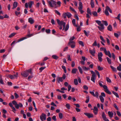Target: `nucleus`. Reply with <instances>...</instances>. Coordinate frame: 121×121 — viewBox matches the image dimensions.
Masks as SVG:
<instances>
[{"label":"nucleus","mask_w":121,"mask_h":121,"mask_svg":"<svg viewBox=\"0 0 121 121\" xmlns=\"http://www.w3.org/2000/svg\"><path fill=\"white\" fill-rule=\"evenodd\" d=\"M70 9L72 10L73 12H76V11H75V10L71 6H70L69 7Z\"/></svg>","instance_id":"69168bd1"},{"label":"nucleus","mask_w":121,"mask_h":121,"mask_svg":"<svg viewBox=\"0 0 121 121\" xmlns=\"http://www.w3.org/2000/svg\"><path fill=\"white\" fill-rule=\"evenodd\" d=\"M62 68L63 69L64 72L65 73H66V69L65 67L63 65H62Z\"/></svg>","instance_id":"ea45409f"},{"label":"nucleus","mask_w":121,"mask_h":121,"mask_svg":"<svg viewBox=\"0 0 121 121\" xmlns=\"http://www.w3.org/2000/svg\"><path fill=\"white\" fill-rule=\"evenodd\" d=\"M102 22L103 23V24L105 26H106L108 25V23L106 21L102 20Z\"/></svg>","instance_id":"4be33fe9"},{"label":"nucleus","mask_w":121,"mask_h":121,"mask_svg":"<svg viewBox=\"0 0 121 121\" xmlns=\"http://www.w3.org/2000/svg\"><path fill=\"white\" fill-rule=\"evenodd\" d=\"M79 7L78 8V9L79 11L80 12L82 10V3L81 2H80L79 3Z\"/></svg>","instance_id":"ddd939ff"},{"label":"nucleus","mask_w":121,"mask_h":121,"mask_svg":"<svg viewBox=\"0 0 121 121\" xmlns=\"http://www.w3.org/2000/svg\"><path fill=\"white\" fill-rule=\"evenodd\" d=\"M97 68L98 70L99 71L102 70L103 69V67H101L100 66H98Z\"/></svg>","instance_id":"37998d69"},{"label":"nucleus","mask_w":121,"mask_h":121,"mask_svg":"<svg viewBox=\"0 0 121 121\" xmlns=\"http://www.w3.org/2000/svg\"><path fill=\"white\" fill-rule=\"evenodd\" d=\"M104 51L106 55L108 56L110 58L111 57V54L109 51H108L107 52L106 49L105 48L104 49Z\"/></svg>","instance_id":"0eeeda50"},{"label":"nucleus","mask_w":121,"mask_h":121,"mask_svg":"<svg viewBox=\"0 0 121 121\" xmlns=\"http://www.w3.org/2000/svg\"><path fill=\"white\" fill-rule=\"evenodd\" d=\"M83 88L85 90H87L88 89V87L86 85H84L83 86Z\"/></svg>","instance_id":"0e129e2a"},{"label":"nucleus","mask_w":121,"mask_h":121,"mask_svg":"<svg viewBox=\"0 0 121 121\" xmlns=\"http://www.w3.org/2000/svg\"><path fill=\"white\" fill-rule=\"evenodd\" d=\"M93 110V112L95 115H97L98 111V109L97 107L96 106H94Z\"/></svg>","instance_id":"9b49d317"},{"label":"nucleus","mask_w":121,"mask_h":121,"mask_svg":"<svg viewBox=\"0 0 121 121\" xmlns=\"http://www.w3.org/2000/svg\"><path fill=\"white\" fill-rule=\"evenodd\" d=\"M21 74L22 77H26L29 75V73H28V71L26 70L25 71L22 72Z\"/></svg>","instance_id":"20e7f679"},{"label":"nucleus","mask_w":121,"mask_h":121,"mask_svg":"<svg viewBox=\"0 0 121 121\" xmlns=\"http://www.w3.org/2000/svg\"><path fill=\"white\" fill-rule=\"evenodd\" d=\"M46 67H42L40 68L39 69V70H40V72H41Z\"/></svg>","instance_id":"e2e57ef3"},{"label":"nucleus","mask_w":121,"mask_h":121,"mask_svg":"<svg viewBox=\"0 0 121 121\" xmlns=\"http://www.w3.org/2000/svg\"><path fill=\"white\" fill-rule=\"evenodd\" d=\"M117 70L120 71H121V64H120L119 66L117 67Z\"/></svg>","instance_id":"e433bc0d"},{"label":"nucleus","mask_w":121,"mask_h":121,"mask_svg":"<svg viewBox=\"0 0 121 121\" xmlns=\"http://www.w3.org/2000/svg\"><path fill=\"white\" fill-rule=\"evenodd\" d=\"M14 95L15 96V97L17 99L19 97V96L16 93H14Z\"/></svg>","instance_id":"bf43d9fd"},{"label":"nucleus","mask_w":121,"mask_h":121,"mask_svg":"<svg viewBox=\"0 0 121 121\" xmlns=\"http://www.w3.org/2000/svg\"><path fill=\"white\" fill-rule=\"evenodd\" d=\"M16 34V33H12L9 36V37L11 38L14 36Z\"/></svg>","instance_id":"4c0bfd02"},{"label":"nucleus","mask_w":121,"mask_h":121,"mask_svg":"<svg viewBox=\"0 0 121 121\" xmlns=\"http://www.w3.org/2000/svg\"><path fill=\"white\" fill-rule=\"evenodd\" d=\"M84 114L86 116L89 118L91 117H93V114L91 113L85 112L84 113Z\"/></svg>","instance_id":"1a4fd4ad"},{"label":"nucleus","mask_w":121,"mask_h":121,"mask_svg":"<svg viewBox=\"0 0 121 121\" xmlns=\"http://www.w3.org/2000/svg\"><path fill=\"white\" fill-rule=\"evenodd\" d=\"M52 57L53 59L55 60H57L59 58V57L56 55H53Z\"/></svg>","instance_id":"393cba45"},{"label":"nucleus","mask_w":121,"mask_h":121,"mask_svg":"<svg viewBox=\"0 0 121 121\" xmlns=\"http://www.w3.org/2000/svg\"><path fill=\"white\" fill-rule=\"evenodd\" d=\"M95 75H92V76L91 77V80L94 83H95Z\"/></svg>","instance_id":"aec40b11"},{"label":"nucleus","mask_w":121,"mask_h":121,"mask_svg":"<svg viewBox=\"0 0 121 121\" xmlns=\"http://www.w3.org/2000/svg\"><path fill=\"white\" fill-rule=\"evenodd\" d=\"M113 106L114 108L117 110H118L119 109L118 108L117 105L115 103L114 105Z\"/></svg>","instance_id":"052dcab7"},{"label":"nucleus","mask_w":121,"mask_h":121,"mask_svg":"<svg viewBox=\"0 0 121 121\" xmlns=\"http://www.w3.org/2000/svg\"><path fill=\"white\" fill-rule=\"evenodd\" d=\"M100 39L104 43H105V40L104 39L103 37L101 36H100Z\"/></svg>","instance_id":"4d7b16f0"},{"label":"nucleus","mask_w":121,"mask_h":121,"mask_svg":"<svg viewBox=\"0 0 121 121\" xmlns=\"http://www.w3.org/2000/svg\"><path fill=\"white\" fill-rule=\"evenodd\" d=\"M95 22L99 25L102 23L100 21L97 20H96Z\"/></svg>","instance_id":"6e6d98bb"},{"label":"nucleus","mask_w":121,"mask_h":121,"mask_svg":"<svg viewBox=\"0 0 121 121\" xmlns=\"http://www.w3.org/2000/svg\"><path fill=\"white\" fill-rule=\"evenodd\" d=\"M46 115L44 114L43 113L40 116V118L41 120L42 121H44L43 120H46Z\"/></svg>","instance_id":"39448f33"},{"label":"nucleus","mask_w":121,"mask_h":121,"mask_svg":"<svg viewBox=\"0 0 121 121\" xmlns=\"http://www.w3.org/2000/svg\"><path fill=\"white\" fill-rule=\"evenodd\" d=\"M74 83L75 85H77L78 84V80L77 79H74Z\"/></svg>","instance_id":"c85d7f7f"},{"label":"nucleus","mask_w":121,"mask_h":121,"mask_svg":"<svg viewBox=\"0 0 121 121\" xmlns=\"http://www.w3.org/2000/svg\"><path fill=\"white\" fill-rule=\"evenodd\" d=\"M90 4L92 8H93L94 7V3L93 1L91 2Z\"/></svg>","instance_id":"a19ab883"},{"label":"nucleus","mask_w":121,"mask_h":121,"mask_svg":"<svg viewBox=\"0 0 121 121\" xmlns=\"http://www.w3.org/2000/svg\"><path fill=\"white\" fill-rule=\"evenodd\" d=\"M106 79L107 81L110 83H111L112 82L111 80L108 77L106 78Z\"/></svg>","instance_id":"a18cd8bd"},{"label":"nucleus","mask_w":121,"mask_h":121,"mask_svg":"<svg viewBox=\"0 0 121 121\" xmlns=\"http://www.w3.org/2000/svg\"><path fill=\"white\" fill-rule=\"evenodd\" d=\"M67 16L68 18H70L71 17L72 15L69 12H67L66 13Z\"/></svg>","instance_id":"b1692460"},{"label":"nucleus","mask_w":121,"mask_h":121,"mask_svg":"<svg viewBox=\"0 0 121 121\" xmlns=\"http://www.w3.org/2000/svg\"><path fill=\"white\" fill-rule=\"evenodd\" d=\"M34 35V34L33 33L31 34H30V31H29L27 35L26 36L23 37L22 38L20 39H19L18 40V41L17 42H19L21 41H22L24 39H26L27 38V37H29L33 36Z\"/></svg>","instance_id":"f03ea898"},{"label":"nucleus","mask_w":121,"mask_h":121,"mask_svg":"<svg viewBox=\"0 0 121 121\" xmlns=\"http://www.w3.org/2000/svg\"><path fill=\"white\" fill-rule=\"evenodd\" d=\"M103 55V54L102 52H100L98 53V59L99 61L100 62H101L102 61V57Z\"/></svg>","instance_id":"423d86ee"},{"label":"nucleus","mask_w":121,"mask_h":121,"mask_svg":"<svg viewBox=\"0 0 121 121\" xmlns=\"http://www.w3.org/2000/svg\"><path fill=\"white\" fill-rule=\"evenodd\" d=\"M121 15L120 14H118L117 16L116 17V18L118 20H119L120 21H121V20L120 19V17L121 16Z\"/></svg>","instance_id":"3c124183"},{"label":"nucleus","mask_w":121,"mask_h":121,"mask_svg":"<svg viewBox=\"0 0 121 121\" xmlns=\"http://www.w3.org/2000/svg\"><path fill=\"white\" fill-rule=\"evenodd\" d=\"M67 15L66 13H64L63 14V16L64 18H65L66 17Z\"/></svg>","instance_id":"680f3d73"},{"label":"nucleus","mask_w":121,"mask_h":121,"mask_svg":"<svg viewBox=\"0 0 121 121\" xmlns=\"http://www.w3.org/2000/svg\"><path fill=\"white\" fill-rule=\"evenodd\" d=\"M66 107L67 108L69 109H70V105L68 104H67L66 105Z\"/></svg>","instance_id":"79ce46f5"},{"label":"nucleus","mask_w":121,"mask_h":121,"mask_svg":"<svg viewBox=\"0 0 121 121\" xmlns=\"http://www.w3.org/2000/svg\"><path fill=\"white\" fill-rule=\"evenodd\" d=\"M57 80L58 83H60V81L62 82L63 79H62V77H57Z\"/></svg>","instance_id":"4468645a"},{"label":"nucleus","mask_w":121,"mask_h":121,"mask_svg":"<svg viewBox=\"0 0 121 121\" xmlns=\"http://www.w3.org/2000/svg\"><path fill=\"white\" fill-rule=\"evenodd\" d=\"M92 14L95 16L97 17L98 16L97 13L96 11H93L92 12Z\"/></svg>","instance_id":"bb28decb"},{"label":"nucleus","mask_w":121,"mask_h":121,"mask_svg":"<svg viewBox=\"0 0 121 121\" xmlns=\"http://www.w3.org/2000/svg\"><path fill=\"white\" fill-rule=\"evenodd\" d=\"M48 2L49 6L51 7H53V6H56V2L52 0H51V1H48Z\"/></svg>","instance_id":"7ed1b4c3"},{"label":"nucleus","mask_w":121,"mask_h":121,"mask_svg":"<svg viewBox=\"0 0 121 121\" xmlns=\"http://www.w3.org/2000/svg\"><path fill=\"white\" fill-rule=\"evenodd\" d=\"M57 23L59 26H63V29L62 30H68L69 27V25L68 24H67L65 26L66 23L63 21H60L58 19L57 20Z\"/></svg>","instance_id":"f257e3e1"},{"label":"nucleus","mask_w":121,"mask_h":121,"mask_svg":"<svg viewBox=\"0 0 121 121\" xmlns=\"http://www.w3.org/2000/svg\"><path fill=\"white\" fill-rule=\"evenodd\" d=\"M89 51L90 53L92 55L94 56H95L94 54L95 53V52L94 49L93 50L90 49L89 50Z\"/></svg>","instance_id":"dca6fc26"},{"label":"nucleus","mask_w":121,"mask_h":121,"mask_svg":"<svg viewBox=\"0 0 121 121\" xmlns=\"http://www.w3.org/2000/svg\"><path fill=\"white\" fill-rule=\"evenodd\" d=\"M83 47L84 46V44L83 42L82 41H79L78 42Z\"/></svg>","instance_id":"de8ad7c7"},{"label":"nucleus","mask_w":121,"mask_h":121,"mask_svg":"<svg viewBox=\"0 0 121 121\" xmlns=\"http://www.w3.org/2000/svg\"><path fill=\"white\" fill-rule=\"evenodd\" d=\"M86 98L87 99L86 101H85V102L86 103H88L89 102V100H90V98L89 96H87L86 97Z\"/></svg>","instance_id":"473e14b6"},{"label":"nucleus","mask_w":121,"mask_h":121,"mask_svg":"<svg viewBox=\"0 0 121 121\" xmlns=\"http://www.w3.org/2000/svg\"><path fill=\"white\" fill-rule=\"evenodd\" d=\"M112 26L111 25H109L107 27V29L108 30H111L112 29Z\"/></svg>","instance_id":"72a5a7b5"},{"label":"nucleus","mask_w":121,"mask_h":121,"mask_svg":"<svg viewBox=\"0 0 121 121\" xmlns=\"http://www.w3.org/2000/svg\"><path fill=\"white\" fill-rule=\"evenodd\" d=\"M102 117L104 121H109L108 120L107 118L106 115L104 112H103L102 113Z\"/></svg>","instance_id":"9d476101"},{"label":"nucleus","mask_w":121,"mask_h":121,"mask_svg":"<svg viewBox=\"0 0 121 121\" xmlns=\"http://www.w3.org/2000/svg\"><path fill=\"white\" fill-rule=\"evenodd\" d=\"M108 113L110 117L112 118L113 117V114L112 112L108 111Z\"/></svg>","instance_id":"a211bd4d"},{"label":"nucleus","mask_w":121,"mask_h":121,"mask_svg":"<svg viewBox=\"0 0 121 121\" xmlns=\"http://www.w3.org/2000/svg\"><path fill=\"white\" fill-rule=\"evenodd\" d=\"M99 86L102 87H103V85L102 84V83H103V82L102 81H99Z\"/></svg>","instance_id":"8fccbe9b"},{"label":"nucleus","mask_w":121,"mask_h":121,"mask_svg":"<svg viewBox=\"0 0 121 121\" xmlns=\"http://www.w3.org/2000/svg\"><path fill=\"white\" fill-rule=\"evenodd\" d=\"M28 22L31 24H32L34 23V21L32 17L29 18L28 19Z\"/></svg>","instance_id":"2eb2a0df"},{"label":"nucleus","mask_w":121,"mask_h":121,"mask_svg":"<svg viewBox=\"0 0 121 121\" xmlns=\"http://www.w3.org/2000/svg\"><path fill=\"white\" fill-rule=\"evenodd\" d=\"M82 68L83 70L85 71H87L90 69L89 68H87L86 66H82Z\"/></svg>","instance_id":"f3484780"},{"label":"nucleus","mask_w":121,"mask_h":121,"mask_svg":"<svg viewBox=\"0 0 121 121\" xmlns=\"http://www.w3.org/2000/svg\"><path fill=\"white\" fill-rule=\"evenodd\" d=\"M97 45V42L95 41L92 44V46H96Z\"/></svg>","instance_id":"338daca9"},{"label":"nucleus","mask_w":121,"mask_h":121,"mask_svg":"<svg viewBox=\"0 0 121 121\" xmlns=\"http://www.w3.org/2000/svg\"><path fill=\"white\" fill-rule=\"evenodd\" d=\"M34 4L33 1H31L28 3L29 6V8H31V7L32 4Z\"/></svg>","instance_id":"5701e85b"},{"label":"nucleus","mask_w":121,"mask_h":121,"mask_svg":"<svg viewBox=\"0 0 121 121\" xmlns=\"http://www.w3.org/2000/svg\"><path fill=\"white\" fill-rule=\"evenodd\" d=\"M78 69L80 73L82 74L83 73V71L82 68L80 67L79 66L78 67Z\"/></svg>","instance_id":"c756f323"},{"label":"nucleus","mask_w":121,"mask_h":121,"mask_svg":"<svg viewBox=\"0 0 121 121\" xmlns=\"http://www.w3.org/2000/svg\"><path fill=\"white\" fill-rule=\"evenodd\" d=\"M84 32L85 34L87 36L89 35L90 32L89 31H84Z\"/></svg>","instance_id":"a878e982"},{"label":"nucleus","mask_w":121,"mask_h":121,"mask_svg":"<svg viewBox=\"0 0 121 121\" xmlns=\"http://www.w3.org/2000/svg\"><path fill=\"white\" fill-rule=\"evenodd\" d=\"M63 117V114L62 113L60 112L59 113V117L60 119H61Z\"/></svg>","instance_id":"49530a36"},{"label":"nucleus","mask_w":121,"mask_h":121,"mask_svg":"<svg viewBox=\"0 0 121 121\" xmlns=\"http://www.w3.org/2000/svg\"><path fill=\"white\" fill-rule=\"evenodd\" d=\"M8 77L11 79H14V76L13 75L9 74L8 75Z\"/></svg>","instance_id":"09e8293b"},{"label":"nucleus","mask_w":121,"mask_h":121,"mask_svg":"<svg viewBox=\"0 0 121 121\" xmlns=\"http://www.w3.org/2000/svg\"><path fill=\"white\" fill-rule=\"evenodd\" d=\"M78 71V69L76 68L73 69L71 73H72L75 74L76 73L77 71Z\"/></svg>","instance_id":"6ab92c4d"},{"label":"nucleus","mask_w":121,"mask_h":121,"mask_svg":"<svg viewBox=\"0 0 121 121\" xmlns=\"http://www.w3.org/2000/svg\"><path fill=\"white\" fill-rule=\"evenodd\" d=\"M99 25V26H98V27L100 30H103L104 29V25L103 24L101 23Z\"/></svg>","instance_id":"f8f14e48"},{"label":"nucleus","mask_w":121,"mask_h":121,"mask_svg":"<svg viewBox=\"0 0 121 121\" xmlns=\"http://www.w3.org/2000/svg\"><path fill=\"white\" fill-rule=\"evenodd\" d=\"M106 7L107 8V10L109 11V12L111 13H112V10L110 9V8L108 6H106Z\"/></svg>","instance_id":"c03bdc74"},{"label":"nucleus","mask_w":121,"mask_h":121,"mask_svg":"<svg viewBox=\"0 0 121 121\" xmlns=\"http://www.w3.org/2000/svg\"><path fill=\"white\" fill-rule=\"evenodd\" d=\"M110 67L113 71L115 72L117 71V69L116 68L111 65L110 66Z\"/></svg>","instance_id":"58836bf2"},{"label":"nucleus","mask_w":121,"mask_h":121,"mask_svg":"<svg viewBox=\"0 0 121 121\" xmlns=\"http://www.w3.org/2000/svg\"><path fill=\"white\" fill-rule=\"evenodd\" d=\"M75 43L74 41L69 42L68 45L71 46V47L72 48H74L75 46Z\"/></svg>","instance_id":"6e6552de"},{"label":"nucleus","mask_w":121,"mask_h":121,"mask_svg":"<svg viewBox=\"0 0 121 121\" xmlns=\"http://www.w3.org/2000/svg\"><path fill=\"white\" fill-rule=\"evenodd\" d=\"M75 38V37L74 36H73L72 37H71L69 39V42H72V41Z\"/></svg>","instance_id":"864d4df0"},{"label":"nucleus","mask_w":121,"mask_h":121,"mask_svg":"<svg viewBox=\"0 0 121 121\" xmlns=\"http://www.w3.org/2000/svg\"><path fill=\"white\" fill-rule=\"evenodd\" d=\"M104 91L106 92L107 94L111 95V92L107 89L105 90H104Z\"/></svg>","instance_id":"cd10ccee"},{"label":"nucleus","mask_w":121,"mask_h":121,"mask_svg":"<svg viewBox=\"0 0 121 121\" xmlns=\"http://www.w3.org/2000/svg\"><path fill=\"white\" fill-rule=\"evenodd\" d=\"M105 13L106 15L107 16H108L109 15V13L108 12V10L107 9L106 7V8L105 9Z\"/></svg>","instance_id":"7c9ffc66"},{"label":"nucleus","mask_w":121,"mask_h":121,"mask_svg":"<svg viewBox=\"0 0 121 121\" xmlns=\"http://www.w3.org/2000/svg\"><path fill=\"white\" fill-rule=\"evenodd\" d=\"M107 61L108 63L109 64H111V60L109 59V58L107 57L106 58Z\"/></svg>","instance_id":"2f4dec72"},{"label":"nucleus","mask_w":121,"mask_h":121,"mask_svg":"<svg viewBox=\"0 0 121 121\" xmlns=\"http://www.w3.org/2000/svg\"><path fill=\"white\" fill-rule=\"evenodd\" d=\"M17 5V2L15 1L14 2L13 6L14 7V8H16Z\"/></svg>","instance_id":"c9c22d12"},{"label":"nucleus","mask_w":121,"mask_h":121,"mask_svg":"<svg viewBox=\"0 0 121 121\" xmlns=\"http://www.w3.org/2000/svg\"><path fill=\"white\" fill-rule=\"evenodd\" d=\"M99 97L100 98V99L102 103H103L104 101V99L103 97L101 96L100 95L99 96Z\"/></svg>","instance_id":"412c9836"},{"label":"nucleus","mask_w":121,"mask_h":121,"mask_svg":"<svg viewBox=\"0 0 121 121\" xmlns=\"http://www.w3.org/2000/svg\"><path fill=\"white\" fill-rule=\"evenodd\" d=\"M112 92L113 94L117 98H119V96L117 93L113 91H112Z\"/></svg>","instance_id":"f704fd0d"},{"label":"nucleus","mask_w":121,"mask_h":121,"mask_svg":"<svg viewBox=\"0 0 121 121\" xmlns=\"http://www.w3.org/2000/svg\"><path fill=\"white\" fill-rule=\"evenodd\" d=\"M54 11L58 15L60 16V13L57 10H55Z\"/></svg>","instance_id":"603ef678"},{"label":"nucleus","mask_w":121,"mask_h":121,"mask_svg":"<svg viewBox=\"0 0 121 121\" xmlns=\"http://www.w3.org/2000/svg\"><path fill=\"white\" fill-rule=\"evenodd\" d=\"M26 70L28 71V73H29L31 74H32V69H30L28 70Z\"/></svg>","instance_id":"5fc2aeb1"},{"label":"nucleus","mask_w":121,"mask_h":121,"mask_svg":"<svg viewBox=\"0 0 121 121\" xmlns=\"http://www.w3.org/2000/svg\"><path fill=\"white\" fill-rule=\"evenodd\" d=\"M111 54L112 55V58L114 60H115V56L114 54L113 53H111Z\"/></svg>","instance_id":"774afa93"},{"label":"nucleus","mask_w":121,"mask_h":121,"mask_svg":"<svg viewBox=\"0 0 121 121\" xmlns=\"http://www.w3.org/2000/svg\"><path fill=\"white\" fill-rule=\"evenodd\" d=\"M95 72L97 74L98 78H100V74L99 72L96 70H95Z\"/></svg>","instance_id":"13d9d810"}]
</instances>
